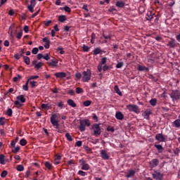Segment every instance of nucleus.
<instances>
[{
    "mask_svg": "<svg viewBox=\"0 0 180 180\" xmlns=\"http://www.w3.org/2000/svg\"><path fill=\"white\" fill-rule=\"evenodd\" d=\"M77 174H78V175H80V176H86V172H85L82 170H79Z\"/></svg>",
    "mask_w": 180,
    "mask_h": 180,
    "instance_id": "47",
    "label": "nucleus"
},
{
    "mask_svg": "<svg viewBox=\"0 0 180 180\" xmlns=\"http://www.w3.org/2000/svg\"><path fill=\"white\" fill-rule=\"evenodd\" d=\"M102 53H105V51H103L102 49H101L99 48H96L93 51L94 56H98V54H102Z\"/></svg>",
    "mask_w": 180,
    "mask_h": 180,
    "instance_id": "18",
    "label": "nucleus"
},
{
    "mask_svg": "<svg viewBox=\"0 0 180 180\" xmlns=\"http://www.w3.org/2000/svg\"><path fill=\"white\" fill-rule=\"evenodd\" d=\"M41 67H43V63L39 62L35 65L34 68L36 70H39V68H41Z\"/></svg>",
    "mask_w": 180,
    "mask_h": 180,
    "instance_id": "41",
    "label": "nucleus"
},
{
    "mask_svg": "<svg viewBox=\"0 0 180 180\" xmlns=\"http://www.w3.org/2000/svg\"><path fill=\"white\" fill-rule=\"evenodd\" d=\"M17 171L22 172V171H25V167L22 165H18L16 167Z\"/></svg>",
    "mask_w": 180,
    "mask_h": 180,
    "instance_id": "36",
    "label": "nucleus"
},
{
    "mask_svg": "<svg viewBox=\"0 0 180 180\" xmlns=\"http://www.w3.org/2000/svg\"><path fill=\"white\" fill-rule=\"evenodd\" d=\"M13 82H18V79H22V76L20 75H18L17 77H13Z\"/></svg>",
    "mask_w": 180,
    "mask_h": 180,
    "instance_id": "49",
    "label": "nucleus"
},
{
    "mask_svg": "<svg viewBox=\"0 0 180 180\" xmlns=\"http://www.w3.org/2000/svg\"><path fill=\"white\" fill-rule=\"evenodd\" d=\"M100 155H101L102 160H104L105 161L109 160V158H110L109 155H108V153H106V150H101L100 151Z\"/></svg>",
    "mask_w": 180,
    "mask_h": 180,
    "instance_id": "13",
    "label": "nucleus"
},
{
    "mask_svg": "<svg viewBox=\"0 0 180 180\" xmlns=\"http://www.w3.org/2000/svg\"><path fill=\"white\" fill-rule=\"evenodd\" d=\"M65 136L66 137L67 140H68V141H72L73 139L70 133H66Z\"/></svg>",
    "mask_w": 180,
    "mask_h": 180,
    "instance_id": "43",
    "label": "nucleus"
},
{
    "mask_svg": "<svg viewBox=\"0 0 180 180\" xmlns=\"http://www.w3.org/2000/svg\"><path fill=\"white\" fill-rule=\"evenodd\" d=\"M112 68H113V67H112V65H105L104 66H103V71H109V70H112Z\"/></svg>",
    "mask_w": 180,
    "mask_h": 180,
    "instance_id": "33",
    "label": "nucleus"
},
{
    "mask_svg": "<svg viewBox=\"0 0 180 180\" xmlns=\"http://www.w3.org/2000/svg\"><path fill=\"white\" fill-rule=\"evenodd\" d=\"M53 23V21L51 20L44 21V25L46 27H49V25H51Z\"/></svg>",
    "mask_w": 180,
    "mask_h": 180,
    "instance_id": "52",
    "label": "nucleus"
},
{
    "mask_svg": "<svg viewBox=\"0 0 180 180\" xmlns=\"http://www.w3.org/2000/svg\"><path fill=\"white\" fill-rule=\"evenodd\" d=\"M54 76L56 77V78H65V77H67V74L64 72H60L55 73Z\"/></svg>",
    "mask_w": 180,
    "mask_h": 180,
    "instance_id": "15",
    "label": "nucleus"
},
{
    "mask_svg": "<svg viewBox=\"0 0 180 180\" xmlns=\"http://www.w3.org/2000/svg\"><path fill=\"white\" fill-rule=\"evenodd\" d=\"M149 103L151 106H155L157 105V98L150 99Z\"/></svg>",
    "mask_w": 180,
    "mask_h": 180,
    "instance_id": "31",
    "label": "nucleus"
},
{
    "mask_svg": "<svg viewBox=\"0 0 180 180\" xmlns=\"http://www.w3.org/2000/svg\"><path fill=\"white\" fill-rule=\"evenodd\" d=\"M149 78L150 79H153V81H154V82H157V81H158V79L155 77H154L153 75H149Z\"/></svg>",
    "mask_w": 180,
    "mask_h": 180,
    "instance_id": "56",
    "label": "nucleus"
},
{
    "mask_svg": "<svg viewBox=\"0 0 180 180\" xmlns=\"http://www.w3.org/2000/svg\"><path fill=\"white\" fill-rule=\"evenodd\" d=\"M67 103L68 105H69V106H71L72 108H77V103H75V102L72 99H68L67 101Z\"/></svg>",
    "mask_w": 180,
    "mask_h": 180,
    "instance_id": "19",
    "label": "nucleus"
},
{
    "mask_svg": "<svg viewBox=\"0 0 180 180\" xmlns=\"http://www.w3.org/2000/svg\"><path fill=\"white\" fill-rule=\"evenodd\" d=\"M6 175H8V171L6 170L3 171L1 174V178H6Z\"/></svg>",
    "mask_w": 180,
    "mask_h": 180,
    "instance_id": "55",
    "label": "nucleus"
},
{
    "mask_svg": "<svg viewBox=\"0 0 180 180\" xmlns=\"http://www.w3.org/2000/svg\"><path fill=\"white\" fill-rule=\"evenodd\" d=\"M152 176L155 180H163L164 179V174L161 173L160 170H153L152 173Z\"/></svg>",
    "mask_w": 180,
    "mask_h": 180,
    "instance_id": "6",
    "label": "nucleus"
},
{
    "mask_svg": "<svg viewBox=\"0 0 180 180\" xmlns=\"http://www.w3.org/2000/svg\"><path fill=\"white\" fill-rule=\"evenodd\" d=\"M106 60H108V58L106 57L102 58L101 63H99L98 64H100L101 65L106 64Z\"/></svg>",
    "mask_w": 180,
    "mask_h": 180,
    "instance_id": "46",
    "label": "nucleus"
},
{
    "mask_svg": "<svg viewBox=\"0 0 180 180\" xmlns=\"http://www.w3.org/2000/svg\"><path fill=\"white\" fill-rule=\"evenodd\" d=\"M172 126L173 127H180V120H179L178 119L176 120L174 122H172Z\"/></svg>",
    "mask_w": 180,
    "mask_h": 180,
    "instance_id": "27",
    "label": "nucleus"
},
{
    "mask_svg": "<svg viewBox=\"0 0 180 180\" xmlns=\"http://www.w3.org/2000/svg\"><path fill=\"white\" fill-rule=\"evenodd\" d=\"M167 46L170 47V49H174L176 46V41L175 39L172 38L170 41H168Z\"/></svg>",
    "mask_w": 180,
    "mask_h": 180,
    "instance_id": "14",
    "label": "nucleus"
},
{
    "mask_svg": "<svg viewBox=\"0 0 180 180\" xmlns=\"http://www.w3.org/2000/svg\"><path fill=\"white\" fill-rule=\"evenodd\" d=\"M124 65V63L123 62H118L116 65V68H122Z\"/></svg>",
    "mask_w": 180,
    "mask_h": 180,
    "instance_id": "54",
    "label": "nucleus"
},
{
    "mask_svg": "<svg viewBox=\"0 0 180 180\" xmlns=\"http://www.w3.org/2000/svg\"><path fill=\"white\" fill-rule=\"evenodd\" d=\"M155 148H157L158 153H162V150H164L162 145L155 144Z\"/></svg>",
    "mask_w": 180,
    "mask_h": 180,
    "instance_id": "28",
    "label": "nucleus"
},
{
    "mask_svg": "<svg viewBox=\"0 0 180 180\" xmlns=\"http://www.w3.org/2000/svg\"><path fill=\"white\" fill-rule=\"evenodd\" d=\"M138 71H146V72H148L150 71V69L146 66H141V65H138L137 68Z\"/></svg>",
    "mask_w": 180,
    "mask_h": 180,
    "instance_id": "20",
    "label": "nucleus"
},
{
    "mask_svg": "<svg viewBox=\"0 0 180 180\" xmlns=\"http://www.w3.org/2000/svg\"><path fill=\"white\" fill-rule=\"evenodd\" d=\"M0 124L1 126H5V117L0 118Z\"/></svg>",
    "mask_w": 180,
    "mask_h": 180,
    "instance_id": "61",
    "label": "nucleus"
},
{
    "mask_svg": "<svg viewBox=\"0 0 180 180\" xmlns=\"http://www.w3.org/2000/svg\"><path fill=\"white\" fill-rule=\"evenodd\" d=\"M114 90L115 91L116 94L119 95L120 96H122V91H120V89H119V86L117 85H115L114 86Z\"/></svg>",
    "mask_w": 180,
    "mask_h": 180,
    "instance_id": "26",
    "label": "nucleus"
},
{
    "mask_svg": "<svg viewBox=\"0 0 180 180\" xmlns=\"http://www.w3.org/2000/svg\"><path fill=\"white\" fill-rule=\"evenodd\" d=\"M142 115L144 119L148 120V119H150V115H153V110H151L150 108H148L143 112Z\"/></svg>",
    "mask_w": 180,
    "mask_h": 180,
    "instance_id": "12",
    "label": "nucleus"
},
{
    "mask_svg": "<svg viewBox=\"0 0 180 180\" xmlns=\"http://www.w3.org/2000/svg\"><path fill=\"white\" fill-rule=\"evenodd\" d=\"M58 107H59L60 109H63V108H64V102L59 101L58 103Z\"/></svg>",
    "mask_w": 180,
    "mask_h": 180,
    "instance_id": "53",
    "label": "nucleus"
},
{
    "mask_svg": "<svg viewBox=\"0 0 180 180\" xmlns=\"http://www.w3.org/2000/svg\"><path fill=\"white\" fill-rule=\"evenodd\" d=\"M106 130L107 131H111V133H115V128L113 127H108Z\"/></svg>",
    "mask_w": 180,
    "mask_h": 180,
    "instance_id": "57",
    "label": "nucleus"
},
{
    "mask_svg": "<svg viewBox=\"0 0 180 180\" xmlns=\"http://www.w3.org/2000/svg\"><path fill=\"white\" fill-rule=\"evenodd\" d=\"M155 140L160 143H164L167 140V135H163L162 134H157L155 136Z\"/></svg>",
    "mask_w": 180,
    "mask_h": 180,
    "instance_id": "8",
    "label": "nucleus"
},
{
    "mask_svg": "<svg viewBox=\"0 0 180 180\" xmlns=\"http://www.w3.org/2000/svg\"><path fill=\"white\" fill-rule=\"evenodd\" d=\"M81 169L83 171H88L89 169V165L88 163H86L85 165L82 166Z\"/></svg>",
    "mask_w": 180,
    "mask_h": 180,
    "instance_id": "35",
    "label": "nucleus"
},
{
    "mask_svg": "<svg viewBox=\"0 0 180 180\" xmlns=\"http://www.w3.org/2000/svg\"><path fill=\"white\" fill-rule=\"evenodd\" d=\"M23 60L27 65L30 64V58H29V56H23Z\"/></svg>",
    "mask_w": 180,
    "mask_h": 180,
    "instance_id": "32",
    "label": "nucleus"
},
{
    "mask_svg": "<svg viewBox=\"0 0 180 180\" xmlns=\"http://www.w3.org/2000/svg\"><path fill=\"white\" fill-rule=\"evenodd\" d=\"M57 114H53L52 115V116L51 117V123L52 124V126H53V127H55V129H56V131H58V133H65V129L60 128V124L59 121L57 120Z\"/></svg>",
    "mask_w": 180,
    "mask_h": 180,
    "instance_id": "1",
    "label": "nucleus"
},
{
    "mask_svg": "<svg viewBox=\"0 0 180 180\" xmlns=\"http://www.w3.org/2000/svg\"><path fill=\"white\" fill-rule=\"evenodd\" d=\"M30 84L32 88H34V86H37V85H36V84H37V82L30 81Z\"/></svg>",
    "mask_w": 180,
    "mask_h": 180,
    "instance_id": "59",
    "label": "nucleus"
},
{
    "mask_svg": "<svg viewBox=\"0 0 180 180\" xmlns=\"http://www.w3.org/2000/svg\"><path fill=\"white\" fill-rule=\"evenodd\" d=\"M115 117L117 119V120H123V119H124V115L123 113H122V112L118 111L115 113Z\"/></svg>",
    "mask_w": 180,
    "mask_h": 180,
    "instance_id": "16",
    "label": "nucleus"
},
{
    "mask_svg": "<svg viewBox=\"0 0 180 180\" xmlns=\"http://www.w3.org/2000/svg\"><path fill=\"white\" fill-rule=\"evenodd\" d=\"M79 162L81 167H82V166H84V165H85L86 164V162L84 159L79 160Z\"/></svg>",
    "mask_w": 180,
    "mask_h": 180,
    "instance_id": "58",
    "label": "nucleus"
},
{
    "mask_svg": "<svg viewBox=\"0 0 180 180\" xmlns=\"http://www.w3.org/2000/svg\"><path fill=\"white\" fill-rule=\"evenodd\" d=\"M56 51L59 52L60 54H65V51H64V48L60 46L56 49Z\"/></svg>",
    "mask_w": 180,
    "mask_h": 180,
    "instance_id": "39",
    "label": "nucleus"
},
{
    "mask_svg": "<svg viewBox=\"0 0 180 180\" xmlns=\"http://www.w3.org/2000/svg\"><path fill=\"white\" fill-rule=\"evenodd\" d=\"M0 164L2 165H5L6 164V162L5 161V155H0Z\"/></svg>",
    "mask_w": 180,
    "mask_h": 180,
    "instance_id": "29",
    "label": "nucleus"
},
{
    "mask_svg": "<svg viewBox=\"0 0 180 180\" xmlns=\"http://www.w3.org/2000/svg\"><path fill=\"white\" fill-rule=\"evenodd\" d=\"M32 53V54H37L39 53V48H33Z\"/></svg>",
    "mask_w": 180,
    "mask_h": 180,
    "instance_id": "60",
    "label": "nucleus"
},
{
    "mask_svg": "<svg viewBox=\"0 0 180 180\" xmlns=\"http://www.w3.org/2000/svg\"><path fill=\"white\" fill-rule=\"evenodd\" d=\"M91 103L92 101L91 100H87L83 102V105L85 106L86 108H88V106H91Z\"/></svg>",
    "mask_w": 180,
    "mask_h": 180,
    "instance_id": "30",
    "label": "nucleus"
},
{
    "mask_svg": "<svg viewBox=\"0 0 180 180\" xmlns=\"http://www.w3.org/2000/svg\"><path fill=\"white\" fill-rule=\"evenodd\" d=\"M91 126V121L89 119L82 120L79 122V129L80 131H85L86 127H89Z\"/></svg>",
    "mask_w": 180,
    "mask_h": 180,
    "instance_id": "2",
    "label": "nucleus"
},
{
    "mask_svg": "<svg viewBox=\"0 0 180 180\" xmlns=\"http://www.w3.org/2000/svg\"><path fill=\"white\" fill-rule=\"evenodd\" d=\"M75 164V161L74 160H70L67 162L68 167L72 166Z\"/></svg>",
    "mask_w": 180,
    "mask_h": 180,
    "instance_id": "44",
    "label": "nucleus"
},
{
    "mask_svg": "<svg viewBox=\"0 0 180 180\" xmlns=\"http://www.w3.org/2000/svg\"><path fill=\"white\" fill-rule=\"evenodd\" d=\"M89 46L84 44L83 46H82V49L84 51H85L86 53H88V51H89Z\"/></svg>",
    "mask_w": 180,
    "mask_h": 180,
    "instance_id": "48",
    "label": "nucleus"
},
{
    "mask_svg": "<svg viewBox=\"0 0 180 180\" xmlns=\"http://www.w3.org/2000/svg\"><path fill=\"white\" fill-rule=\"evenodd\" d=\"M103 37L105 40H110V39H112V34H107L106 33H103Z\"/></svg>",
    "mask_w": 180,
    "mask_h": 180,
    "instance_id": "34",
    "label": "nucleus"
},
{
    "mask_svg": "<svg viewBox=\"0 0 180 180\" xmlns=\"http://www.w3.org/2000/svg\"><path fill=\"white\" fill-rule=\"evenodd\" d=\"M34 6H36V0H31L30 4L27 8L31 13H33L34 12Z\"/></svg>",
    "mask_w": 180,
    "mask_h": 180,
    "instance_id": "10",
    "label": "nucleus"
},
{
    "mask_svg": "<svg viewBox=\"0 0 180 180\" xmlns=\"http://www.w3.org/2000/svg\"><path fill=\"white\" fill-rule=\"evenodd\" d=\"M23 35V32L20 31V32H18L17 34V36H16V38L18 39V40H20L22 39V36Z\"/></svg>",
    "mask_w": 180,
    "mask_h": 180,
    "instance_id": "50",
    "label": "nucleus"
},
{
    "mask_svg": "<svg viewBox=\"0 0 180 180\" xmlns=\"http://www.w3.org/2000/svg\"><path fill=\"white\" fill-rule=\"evenodd\" d=\"M146 20H151V19H154V13L153 11H149L146 14Z\"/></svg>",
    "mask_w": 180,
    "mask_h": 180,
    "instance_id": "17",
    "label": "nucleus"
},
{
    "mask_svg": "<svg viewBox=\"0 0 180 180\" xmlns=\"http://www.w3.org/2000/svg\"><path fill=\"white\" fill-rule=\"evenodd\" d=\"M76 94H77L78 95H79V94H84V89L81 87H77Z\"/></svg>",
    "mask_w": 180,
    "mask_h": 180,
    "instance_id": "38",
    "label": "nucleus"
},
{
    "mask_svg": "<svg viewBox=\"0 0 180 180\" xmlns=\"http://www.w3.org/2000/svg\"><path fill=\"white\" fill-rule=\"evenodd\" d=\"M67 20V16L64 15H59L58 17V21L60 22L61 23H64Z\"/></svg>",
    "mask_w": 180,
    "mask_h": 180,
    "instance_id": "24",
    "label": "nucleus"
},
{
    "mask_svg": "<svg viewBox=\"0 0 180 180\" xmlns=\"http://www.w3.org/2000/svg\"><path fill=\"white\" fill-rule=\"evenodd\" d=\"M134 175H136V171L134 169H130L127 174V178H131V176H134Z\"/></svg>",
    "mask_w": 180,
    "mask_h": 180,
    "instance_id": "21",
    "label": "nucleus"
},
{
    "mask_svg": "<svg viewBox=\"0 0 180 180\" xmlns=\"http://www.w3.org/2000/svg\"><path fill=\"white\" fill-rule=\"evenodd\" d=\"M13 113V111L11 108H8V110H7V115L9 117H11V116H12Z\"/></svg>",
    "mask_w": 180,
    "mask_h": 180,
    "instance_id": "62",
    "label": "nucleus"
},
{
    "mask_svg": "<svg viewBox=\"0 0 180 180\" xmlns=\"http://www.w3.org/2000/svg\"><path fill=\"white\" fill-rule=\"evenodd\" d=\"M20 150V146H16L14 149L12 150V153H14V154H18Z\"/></svg>",
    "mask_w": 180,
    "mask_h": 180,
    "instance_id": "42",
    "label": "nucleus"
},
{
    "mask_svg": "<svg viewBox=\"0 0 180 180\" xmlns=\"http://www.w3.org/2000/svg\"><path fill=\"white\" fill-rule=\"evenodd\" d=\"M82 81L83 82H89L91 81V76L92 75V72L90 69H86L82 72Z\"/></svg>",
    "mask_w": 180,
    "mask_h": 180,
    "instance_id": "4",
    "label": "nucleus"
},
{
    "mask_svg": "<svg viewBox=\"0 0 180 180\" xmlns=\"http://www.w3.org/2000/svg\"><path fill=\"white\" fill-rule=\"evenodd\" d=\"M17 100L20 101V102H21V103H25L26 102V98H25V96H23V95H20V96H17Z\"/></svg>",
    "mask_w": 180,
    "mask_h": 180,
    "instance_id": "23",
    "label": "nucleus"
},
{
    "mask_svg": "<svg viewBox=\"0 0 180 180\" xmlns=\"http://www.w3.org/2000/svg\"><path fill=\"white\" fill-rule=\"evenodd\" d=\"M82 77V75H81V73L79 72H77L75 74V78H77V79H81Z\"/></svg>",
    "mask_w": 180,
    "mask_h": 180,
    "instance_id": "64",
    "label": "nucleus"
},
{
    "mask_svg": "<svg viewBox=\"0 0 180 180\" xmlns=\"http://www.w3.org/2000/svg\"><path fill=\"white\" fill-rule=\"evenodd\" d=\"M160 164V160L158 159H153L149 162V165L150 166V168H155L158 167Z\"/></svg>",
    "mask_w": 180,
    "mask_h": 180,
    "instance_id": "11",
    "label": "nucleus"
},
{
    "mask_svg": "<svg viewBox=\"0 0 180 180\" xmlns=\"http://www.w3.org/2000/svg\"><path fill=\"white\" fill-rule=\"evenodd\" d=\"M116 6L118 8H124V2L122 1H118L115 4Z\"/></svg>",
    "mask_w": 180,
    "mask_h": 180,
    "instance_id": "25",
    "label": "nucleus"
},
{
    "mask_svg": "<svg viewBox=\"0 0 180 180\" xmlns=\"http://www.w3.org/2000/svg\"><path fill=\"white\" fill-rule=\"evenodd\" d=\"M68 95H71V96H74V95H75V91H74L72 89H70L68 91Z\"/></svg>",
    "mask_w": 180,
    "mask_h": 180,
    "instance_id": "63",
    "label": "nucleus"
},
{
    "mask_svg": "<svg viewBox=\"0 0 180 180\" xmlns=\"http://www.w3.org/2000/svg\"><path fill=\"white\" fill-rule=\"evenodd\" d=\"M63 10L65 11V12H68V13H71V8L70 7H68V6H65L64 8H63Z\"/></svg>",
    "mask_w": 180,
    "mask_h": 180,
    "instance_id": "51",
    "label": "nucleus"
},
{
    "mask_svg": "<svg viewBox=\"0 0 180 180\" xmlns=\"http://www.w3.org/2000/svg\"><path fill=\"white\" fill-rule=\"evenodd\" d=\"M127 109H128V110L129 112H134V113H136L137 115H139V113H140V108H139V106L137 105L129 104V105H127Z\"/></svg>",
    "mask_w": 180,
    "mask_h": 180,
    "instance_id": "7",
    "label": "nucleus"
},
{
    "mask_svg": "<svg viewBox=\"0 0 180 180\" xmlns=\"http://www.w3.org/2000/svg\"><path fill=\"white\" fill-rule=\"evenodd\" d=\"M29 80H27L25 85L22 86L23 91H29Z\"/></svg>",
    "mask_w": 180,
    "mask_h": 180,
    "instance_id": "40",
    "label": "nucleus"
},
{
    "mask_svg": "<svg viewBox=\"0 0 180 180\" xmlns=\"http://www.w3.org/2000/svg\"><path fill=\"white\" fill-rule=\"evenodd\" d=\"M41 108L45 109V110H50V109H51V105L42 103Z\"/></svg>",
    "mask_w": 180,
    "mask_h": 180,
    "instance_id": "22",
    "label": "nucleus"
},
{
    "mask_svg": "<svg viewBox=\"0 0 180 180\" xmlns=\"http://www.w3.org/2000/svg\"><path fill=\"white\" fill-rule=\"evenodd\" d=\"M47 64L51 68H56V67H58V60L56 58L51 59L47 62Z\"/></svg>",
    "mask_w": 180,
    "mask_h": 180,
    "instance_id": "9",
    "label": "nucleus"
},
{
    "mask_svg": "<svg viewBox=\"0 0 180 180\" xmlns=\"http://www.w3.org/2000/svg\"><path fill=\"white\" fill-rule=\"evenodd\" d=\"M20 146L24 147V146H26L27 144V141H26L25 139H22L20 141Z\"/></svg>",
    "mask_w": 180,
    "mask_h": 180,
    "instance_id": "37",
    "label": "nucleus"
},
{
    "mask_svg": "<svg viewBox=\"0 0 180 180\" xmlns=\"http://www.w3.org/2000/svg\"><path fill=\"white\" fill-rule=\"evenodd\" d=\"M45 167L46 168H48V169H51V168H53V165L50 164V162H46Z\"/></svg>",
    "mask_w": 180,
    "mask_h": 180,
    "instance_id": "45",
    "label": "nucleus"
},
{
    "mask_svg": "<svg viewBox=\"0 0 180 180\" xmlns=\"http://www.w3.org/2000/svg\"><path fill=\"white\" fill-rule=\"evenodd\" d=\"M91 130H93V134L95 137H99L102 133L101 124H94L91 127Z\"/></svg>",
    "mask_w": 180,
    "mask_h": 180,
    "instance_id": "3",
    "label": "nucleus"
},
{
    "mask_svg": "<svg viewBox=\"0 0 180 180\" xmlns=\"http://www.w3.org/2000/svg\"><path fill=\"white\" fill-rule=\"evenodd\" d=\"M170 98L173 102H178L180 99V91L179 90H172L169 94Z\"/></svg>",
    "mask_w": 180,
    "mask_h": 180,
    "instance_id": "5",
    "label": "nucleus"
}]
</instances>
